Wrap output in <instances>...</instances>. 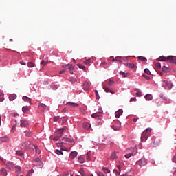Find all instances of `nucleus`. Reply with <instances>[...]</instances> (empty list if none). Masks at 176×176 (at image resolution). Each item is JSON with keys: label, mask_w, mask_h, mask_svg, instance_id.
<instances>
[{"label": "nucleus", "mask_w": 176, "mask_h": 176, "mask_svg": "<svg viewBox=\"0 0 176 176\" xmlns=\"http://www.w3.org/2000/svg\"><path fill=\"white\" fill-rule=\"evenodd\" d=\"M95 94H96V100H100V95L98 94V91L95 90Z\"/></svg>", "instance_id": "37998d69"}, {"label": "nucleus", "mask_w": 176, "mask_h": 176, "mask_svg": "<svg viewBox=\"0 0 176 176\" xmlns=\"http://www.w3.org/2000/svg\"><path fill=\"white\" fill-rule=\"evenodd\" d=\"M144 98H146V101H151L153 97L152 96L151 94H147L145 95Z\"/></svg>", "instance_id": "dca6fc26"}, {"label": "nucleus", "mask_w": 176, "mask_h": 176, "mask_svg": "<svg viewBox=\"0 0 176 176\" xmlns=\"http://www.w3.org/2000/svg\"><path fill=\"white\" fill-rule=\"evenodd\" d=\"M34 173V169H31L30 170L28 171V175H31V174Z\"/></svg>", "instance_id": "13d9d810"}, {"label": "nucleus", "mask_w": 176, "mask_h": 176, "mask_svg": "<svg viewBox=\"0 0 176 176\" xmlns=\"http://www.w3.org/2000/svg\"><path fill=\"white\" fill-rule=\"evenodd\" d=\"M21 170V168L19 166H15V171L16 173H20V171Z\"/></svg>", "instance_id": "79ce46f5"}, {"label": "nucleus", "mask_w": 176, "mask_h": 176, "mask_svg": "<svg viewBox=\"0 0 176 176\" xmlns=\"http://www.w3.org/2000/svg\"><path fill=\"white\" fill-rule=\"evenodd\" d=\"M34 149L36 151V153H38V155L39 153H41V151H39L38 146H34Z\"/></svg>", "instance_id": "5fc2aeb1"}, {"label": "nucleus", "mask_w": 176, "mask_h": 176, "mask_svg": "<svg viewBox=\"0 0 176 176\" xmlns=\"http://www.w3.org/2000/svg\"><path fill=\"white\" fill-rule=\"evenodd\" d=\"M34 144H31V142L25 141L22 144L21 148L25 151H34Z\"/></svg>", "instance_id": "f03ea898"}, {"label": "nucleus", "mask_w": 176, "mask_h": 176, "mask_svg": "<svg viewBox=\"0 0 176 176\" xmlns=\"http://www.w3.org/2000/svg\"><path fill=\"white\" fill-rule=\"evenodd\" d=\"M70 156L74 159V157H76L78 156V152L76 151H72L70 153Z\"/></svg>", "instance_id": "b1692460"}, {"label": "nucleus", "mask_w": 176, "mask_h": 176, "mask_svg": "<svg viewBox=\"0 0 176 176\" xmlns=\"http://www.w3.org/2000/svg\"><path fill=\"white\" fill-rule=\"evenodd\" d=\"M78 162L79 163H83L85 162V158H83L82 157H79Z\"/></svg>", "instance_id": "c03bdc74"}, {"label": "nucleus", "mask_w": 176, "mask_h": 176, "mask_svg": "<svg viewBox=\"0 0 176 176\" xmlns=\"http://www.w3.org/2000/svg\"><path fill=\"white\" fill-rule=\"evenodd\" d=\"M120 75H122V76H124V78H126V73H124V72H120Z\"/></svg>", "instance_id": "680f3d73"}, {"label": "nucleus", "mask_w": 176, "mask_h": 176, "mask_svg": "<svg viewBox=\"0 0 176 176\" xmlns=\"http://www.w3.org/2000/svg\"><path fill=\"white\" fill-rule=\"evenodd\" d=\"M17 98V95L16 94H13L9 96L10 101H13Z\"/></svg>", "instance_id": "4468645a"}, {"label": "nucleus", "mask_w": 176, "mask_h": 176, "mask_svg": "<svg viewBox=\"0 0 176 176\" xmlns=\"http://www.w3.org/2000/svg\"><path fill=\"white\" fill-rule=\"evenodd\" d=\"M160 145V139L155 138L153 143H151V146L153 148H156V146H159Z\"/></svg>", "instance_id": "0eeeda50"}, {"label": "nucleus", "mask_w": 176, "mask_h": 176, "mask_svg": "<svg viewBox=\"0 0 176 176\" xmlns=\"http://www.w3.org/2000/svg\"><path fill=\"white\" fill-rule=\"evenodd\" d=\"M117 158H118V155H116V153H112L111 156V160H115V159H117Z\"/></svg>", "instance_id": "cd10ccee"}, {"label": "nucleus", "mask_w": 176, "mask_h": 176, "mask_svg": "<svg viewBox=\"0 0 176 176\" xmlns=\"http://www.w3.org/2000/svg\"><path fill=\"white\" fill-rule=\"evenodd\" d=\"M123 115V110L119 109L115 113L116 118H120Z\"/></svg>", "instance_id": "9d476101"}, {"label": "nucleus", "mask_w": 176, "mask_h": 176, "mask_svg": "<svg viewBox=\"0 0 176 176\" xmlns=\"http://www.w3.org/2000/svg\"><path fill=\"white\" fill-rule=\"evenodd\" d=\"M90 156H91V151H89L87 153L86 157L87 162H90L91 160V157Z\"/></svg>", "instance_id": "a211bd4d"}, {"label": "nucleus", "mask_w": 176, "mask_h": 176, "mask_svg": "<svg viewBox=\"0 0 176 176\" xmlns=\"http://www.w3.org/2000/svg\"><path fill=\"white\" fill-rule=\"evenodd\" d=\"M138 59L141 60V61H146V58L144 56H138Z\"/></svg>", "instance_id": "09e8293b"}, {"label": "nucleus", "mask_w": 176, "mask_h": 176, "mask_svg": "<svg viewBox=\"0 0 176 176\" xmlns=\"http://www.w3.org/2000/svg\"><path fill=\"white\" fill-rule=\"evenodd\" d=\"M63 140H64V141L66 142V144H68V143H69V142H73V141H74V140L69 139V138H64Z\"/></svg>", "instance_id": "f704fd0d"}, {"label": "nucleus", "mask_w": 176, "mask_h": 176, "mask_svg": "<svg viewBox=\"0 0 176 176\" xmlns=\"http://www.w3.org/2000/svg\"><path fill=\"white\" fill-rule=\"evenodd\" d=\"M38 163H40V168H42V167H43V163H42V161H41V160L39 158H36L34 161V164H38Z\"/></svg>", "instance_id": "9b49d317"}, {"label": "nucleus", "mask_w": 176, "mask_h": 176, "mask_svg": "<svg viewBox=\"0 0 176 176\" xmlns=\"http://www.w3.org/2000/svg\"><path fill=\"white\" fill-rule=\"evenodd\" d=\"M50 86H51L52 90H57V89H58V85L52 84Z\"/></svg>", "instance_id": "58836bf2"}, {"label": "nucleus", "mask_w": 176, "mask_h": 176, "mask_svg": "<svg viewBox=\"0 0 176 176\" xmlns=\"http://www.w3.org/2000/svg\"><path fill=\"white\" fill-rule=\"evenodd\" d=\"M162 71L164 72H170V68H168V67H166L165 65H164L162 67Z\"/></svg>", "instance_id": "bb28decb"}, {"label": "nucleus", "mask_w": 176, "mask_h": 176, "mask_svg": "<svg viewBox=\"0 0 176 176\" xmlns=\"http://www.w3.org/2000/svg\"><path fill=\"white\" fill-rule=\"evenodd\" d=\"M34 66H35V63H34L32 62L28 63V67H29V68H32Z\"/></svg>", "instance_id": "e433bc0d"}, {"label": "nucleus", "mask_w": 176, "mask_h": 176, "mask_svg": "<svg viewBox=\"0 0 176 176\" xmlns=\"http://www.w3.org/2000/svg\"><path fill=\"white\" fill-rule=\"evenodd\" d=\"M16 155H17V156H24V152H23V151L19 150V151H16Z\"/></svg>", "instance_id": "5701e85b"}, {"label": "nucleus", "mask_w": 176, "mask_h": 176, "mask_svg": "<svg viewBox=\"0 0 176 176\" xmlns=\"http://www.w3.org/2000/svg\"><path fill=\"white\" fill-rule=\"evenodd\" d=\"M28 126H30V122L28 120H21V127H27Z\"/></svg>", "instance_id": "6e6552de"}, {"label": "nucleus", "mask_w": 176, "mask_h": 176, "mask_svg": "<svg viewBox=\"0 0 176 176\" xmlns=\"http://www.w3.org/2000/svg\"><path fill=\"white\" fill-rule=\"evenodd\" d=\"M63 134H64V128H62L58 130V135H60V137H63Z\"/></svg>", "instance_id": "4be33fe9"}, {"label": "nucleus", "mask_w": 176, "mask_h": 176, "mask_svg": "<svg viewBox=\"0 0 176 176\" xmlns=\"http://www.w3.org/2000/svg\"><path fill=\"white\" fill-rule=\"evenodd\" d=\"M126 67H128L129 68H131L132 69L133 68H135V65L134 63H126Z\"/></svg>", "instance_id": "a878e982"}, {"label": "nucleus", "mask_w": 176, "mask_h": 176, "mask_svg": "<svg viewBox=\"0 0 176 176\" xmlns=\"http://www.w3.org/2000/svg\"><path fill=\"white\" fill-rule=\"evenodd\" d=\"M98 176H104V173H102V172H99Z\"/></svg>", "instance_id": "338daca9"}, {"label": "nucleus", "mask_w": 176, "mask_h": 176, "mask_svg": "<svg viewBox=\"0 0 176 176\" xmlns=\"http://www.w3.org/2000/svg\"><path fill=\"white\" fill-rule=\"evenodd\" d=\"M82 127L86 129V130H89V129L91 127V124H89V122H87L82 124Z\"/></svg>", "instance_id": "f3484780"}, {"label": "nucleus", "mask_w": 176, "mask_h": 176, "mask_svg": "<svg viewBox=\"0 0 176 176\" xmlns=\"http://www.w3.org/2000/svg\"><path fill=\"white\" fill-rule=\"evenodd\" d=\"M60 138H61V135H58L54 137L53 140H54V141H58V140Z\"/></svg>", "instance_id": "a19ab883"}, {"label": "nucleus", "mask_w": 176, "mask_h": 176, "mask_svg": "<svg viewBox=\"0 0 176 176\" xmlns=\"http://www.w3.org/2000/svg\"><path fill=\"white\" fill-rule=\"evenodd\" d=\"M80 174H81V176H85V171H83V170H81L80 171Z\"/></svg>", "instance_id": "e2e57ef3"}, {"label": "nucleus", "mask_w": 176, "mask_h": 176, "mask_svg": "<svg viewBox=\"0 0 176 176\" xmlns=\"http://www.w3.org/2000/svg\"><path fill=\"white\" fill-rule=\"evenodd\" d=\"M38 108L40 109H42V108L43 109H47V106H46L45 104H41L38 105Z\"/></svg>", "instance_id": "c756f323"}, {"label": "nucleus", "mask_w": 176, "mask_h": 176, "mask_svg": "<svg viewBox=\"0 0 176 176\" xmlns=\"http://www.w3.org/2000/svg\"><path fill=\"white\" fill-rule=\"evenodd\" d=\"M71 82H73V83H76V82H77L76 78H72L71 80Z\"/></svg>", "instance_id": "69168bd1"}, {"label": "nucleus", "mask_w": 176, "mask_h": 176, "mask_svg": "<svg viewBox=\"0 0 176 176\" xmlns=\"http://www.w3.org/2000/svg\"><path fill=\"white\" fill-rule=\"evenodd\" d=\"M62 67L63 68H65V69H69L70 74H74V69L76 68V66H72V64H67Z\"/></svg>", "instance_id": "423d86ee"}, {"label": "nucleus", "mask_w": 176, "mask_h": 176, "mask_svg": "<svg viewBox=\"0 0 176 176\" xmlns=\"http://www.w3.org/2000/svg\"><path fill=\"white\" fill-rule=\"evenodd\" d=\"M0 174L3 176H6L8 175V171L5 168H2L0 170Z\"/></svg>", "instance_id": "6ab92c4d"}, {"label": "nucleus", "mask_w": 176, "mask_h": 176, "mask_svg": "<svg viewBox=\"0 0 176 176\" xmlns=\"http://www.w3.org/2000/svg\"><path fill=\"white\" fill-rule=\"evenodd\" d=\"M55 153H56V155H63V151L60 150H56Z\"/></svg>", "instance_id": "603ef678"}, {"label": "nucleus", "mask_w": 176, "mask_h": 176, "mask_svg": "<svg viewBox=\"0 0 176 176\" xmlns=\"http://www.w3.org/2000/svg\"><path fill=\"white\" fill-rule=\"evenodd\" d=\"M151 131H152V129L151 128H147L145 131H144L141 136L142 141H146L149 135H151Z\"/></svg>", "instance_id": "7ed1b4c3"}, {"label": "nucleus", "mask_w": 176, "mask_h": 176, "mask_svg": "<svg viewBox=\"0 0 176 176\" xmlns=\"http://www.w3.org/2000/svg\"><path fill=\"white\" fill-rule=\"evenodd\" d=\"M22 99L27 102H31V99L27 96H23Z\"/></svg>", "instance_id": "7c9ffc66"}, {"label": "nucleus", "mask_w": 176, "mask_h": 176, "mask_svg": "<svg viewBox=\"0 0 176 176\" xmlns=\"http://www.w3.org/2000/svg\"><path fill=\"white\" fill-rule=\"evenodd\" d=\"M157 60L158 61H167L169 60L171 64H176V56H160Z\"/></svg>", "instance_id": "f257e3e1"}, {"label": "nucleus", "mask_w": 176, "mask_h": 176, "mask_svg": "<svg viewBox=\"0 0 176 176\" xmlns=\"http://www.w3.org/2000/svg\"><path fill=\"white\" fill-rule=\"evenodd\" d=\"M112 129H113L116 131H118V130H120V123L118 122V126H117L113 125Z\"/></svg>", "instance_id": "72a5a7b5"}, {"label": "nucleus", "mask_w": 176, "mask_h": 176, "mask_svg": "<svg viewBox=\"0 0 176 176\" xmlns=\"http://www.w3.org/2000/svg\"><path fill=\"white\" fill-rule=\"evenodd\" d=\"M162 86L166 90H171L173 89V83L167 80L163 81Z\"/></svg>", "instance_id": "20e7f679"}, {"label": "nucleus", "mask_w": 176, "mask_h": 176, "mask_svg": "<svg viewBox=\"0 0 176 176\" xmlns=\"http://www.w3.org/2000/svg\"><path fill=\"white\" fill-rule=\"evenodd\" d=\"M144 72H145V74H146L147 75H151V71H149L148 68H146V69H144Z\"/></svg>", "instance_id": "49530a36"}, {"label": "nucleus", "mask_w": 176, "mask_h": 176, "mask_svg": "<svg viewBox=\"0 0 176 176\" xmlns=\"http://www.w3.org/2000/svg\"><path fill=\"white\" fill-rule=\"evenodd\" d=\"M90 86L89 85V82H84L83 83V90H85V91H87V90H89Z\"/></svg>", "instance_id": "f8f14e48"}, {"label": "nucleus", "mask_w": 176, "mask_h": 176, "mask_svg": "<svg viewBox=\"0 0 176 176\" xmlns=\"http://www.w3.org/2000/svg\"><path fill=\"white\" fill-rule=\"evenodd\" d=\"M99 113H102V108H99Z\"/></svg>", "instance_id": "774afa93"}, {"label": "nucleus", "mask_w": 176, "mask_h": 176, "mask_svg": "<svg viewBox=\"0 0 176 176\" xmlns=\"http://www.w3.org/2000/svg\"><path fill=\"white\" fill-rule=\"evenodd\" d=\"M103 89L106 93H111V94H115V91L111 89L109 87H107L105 85H103Z\"/></svg>", "instance_id": "1a4fd4ad"}, {"label": "nucleus", "mask_w": 176, "mask_h": 176, "mask_svg": "<svg viewBox=\"0 0 176 176\" xmlns=\"http://www.w3.org/2000/svg\"><path fill=\"white\" fill-rule=\"evenodd\" d=\"M43 85H44V86H46V85H49V81H43Z\"/></svg>", "instance_id": "0e129e2a"}, {"label": "nucleus", "mask_w": 176, "mask_h": 176, "mask_svg": "<svg viewBox=\"0 0 176 176\" xmlns=\"http://www.w3.org/2000/svg\"><path fill=\"white\" fill-rule=\"evenodd\" d=\"M0 141L1 142H8V141H9V138L5 136L4 138H0Z\"/></svg>", "instance_id": "393cba45"}, {"label": "nucleus", "mask_w": 176, "mask_h": 176, "mask_svg": "<svg viewBox=\"0 0 176 176\" xmlns=\"http://www.w3.org/2000/svg\"><path fill=\"white\" fill-rule=\"evenodd\" d=\"M121 58V56H117L115 58H113V56H111L109 58V60H111V61H120Z\"/></svg>", "instance_id": "2eb2a0df"}, {"label": "nucleus", "mask_w": 176, "mask_h": 176, "mask_svg": "<svg viewBox=\"0 0 176 176\" xmlns=\"http://www.w3.org/2000/svg\"><path fill=\"white\" fill-rule=\"evenodd\" d=\"M156 68H157V69H160V68H162V64H160V63H157L155 64Z\"/></svg>", "instance_id": "a18cd8bd"}, {"label": "nucleus", "mask_w": 176, "mask_h": 176, "mask_svg": "<svg viewBox=\"0 0 176 176\" xmlns=\"http://www.w3.org/2000/svg\"><path fill=\"white\" fill-rule=\"evenodd\" d=\"M133 101H134V102L137 101V98H131L130 99V102H133Z\"/></svg>", "instance_id": "bf43d9fd"}, {"label": "nucleus", "mask_w": 176, "mask_h": 176, "mask_svg": "<svg viewBox=\"0 0 176 176\" xmlns=\"http://www.w3.org/2000/svg\"><path fill=\"white\" fill-rule=\"evenodd\" d=\"M114 83H115V81H113V80H109L107 81V85L109 86H112Z\"/></svg>", "instance_id": "4c0bfd02"}, {"label": "nucleus", "mask_w": 176, "mask_h": 176, "mask_svg": "<svg viewBox=\"0 0 176 176\" xmlns=\"http://www.w3.org/2000/svg\"><path fill=\"white\" fill-rule=\"evenodd\" d=\"M32 133L31 131H25V137H32Z\"/></svg>", "instance_id": "aec40b11"}, {"label": "nucleus", "mask_w": 176, "mask_h": 176, "mask_svg": "<svg viewBox=\"0 0 176 176\" xmlns=\"http://www.w3.org/2000/svg\"><path fill=\"white\" fill-rule=\"evenodd\" d=\"M102 171H104L105 174H109V173H111V170L108 169V168H105V167L102 168Z\"/></svg>", "instance_id": "2f4dec72"}, {"label": "nucleus", "mask_w": 176, "mask_h": 176, "mask_svg": "<svg viewBox=\"0 0 176 176\" xmlns=\"http://www.w3.org/2000/svg\"><path fill=\"white\" fill-rule=\"evenodd\" d=\"M67 122V117H63L59 120L60 123H65Z\"/></svg>", "instance_id": "473e14b6"}, {"label": "nucleus", "mask_w": 176, "mask_h": 176, "mask_svg": "<svg viewBox=\"0 0 176 176\" xmlns=\"http://www.w3.org/2000/svg\"><path fill=\"white\" fill-rule=\"evenodd\" d=\"M131 156H133V154L131 153L125 155L126 159H130Z\"/></svg>", "instance_id": "3c124183"}, {"label": "nucleus", "mask_w": 176, "mask_h": 176, "mask_svg": "<svg viewBox=\"0 0 176 176\" xmlns=\"http://www.w3.org/2000/svg\"><path fill=\"white\" fill-rule=\"evenodd\" d=\"M91 116L94 118H95V119H102V116H98V113H94V114H92L91 115Z\"/></svg>", "instance_id": "412c9836"}, {"label": "nucleus", "mask_w": 176, "mask_h": 176, "mask_svg": "<svg viewBox=\"0 0 176 176\" xmlns=\"http://www.w3.org/2000/svg\"><path fill=\"white\" fill-rule=\"evenodd\" d=\"M47 63H49V61H47V60H41V65H46V64H47Z\"/></svg>", "instance_id": "de8ad7c7"}, {"label": "nucleus", "mask_w": 176, "mask_h": 176, "mask_svg": "<svg viewBox=\"0 0 176 176\" xmlns=\"http://www.w3.org/2000/svg\"><path fill=\"white\" fill-rule=\"evenodd\" d=\"M138 153L137 148H134L132 153H131L132 154V156H135V155H137V153Z\"/></svg>", "instance_id": "c9c22d12"}, {"label": "nucleus", "mask_w": 176, "mask_h": 176, "mask_svg": "<svg viewBox=\"0 0 176 176\" xmlns=\"http://www.w3.org/2000/svg\"><path fill=\"white\" fill-rule=\"evenodd\" d=\"M60 117L59 116H55L54 117V122H57V120H59Z\"/></svg>", "instance_id": "6e6d98bb"}, {"label": "nucleus", "mask_w": 176, "mask_h": 176, "mask_svg": "<svg viewBox=\"0 0 176 176\" xmlns=\"http://www.w3.org/2000/svg\"><path fill=\"white\" fill-rule=\"evenodd\" d=\"M142 76L144 78H145V79H146L147 80H149V79H151V77H149V76H146L145 74H143Z\"/></svg>", "instance_id": "4d7b16f0"}, {"label": "nucleus", "mask_w": 176, "mask_h": 176, "mask_svg": "<svg viewBox=\"0 0 176 176\" xmlns=\"http://www.w3.org/2000/svg\"><path fill=\"white\" fill-rule=\"evenodd\" d=\"M66 105H69V107H71V108H75L76 107H78V104L68 102Z\"/></svg>", "instance_id": "ddd939ff"}, {"label": "nucleus", "mask_w": 176, "mask_h": 176, "mask_svg": "<svg viewBox=\"0 0 176 176\" xmlns=\"http://www.w3.org/2000/svg\"><path fill=\"white\" fill-rule=\"evenodd\" d=\"M61 151H66V152H68V148H67V147H61Z\"/></svg>", "instance_id": "052dcab7"}, {"label": "nucleus", "mask_w": 176, "mask_h": 176, "mask_svg": "<svg viewBox=\"0 0 176 176\" xmlns=\"http://www.w3.org/2000/svg\"><path fill=\"white\" fill-rule=\"evenodd\" d=\"M135 91H137L136 93L137 97H141V96H142V92H141L140 89H135Z\"/></svg>", "instance_id": "c85d7f7f"}, {"label": "nucleus", "mask_w": 176, "mask_h": 176, "mask_svg": "<svg viewBox=\"0 0 176 176\" xmlns=\"http://www.w3.org/2000/svg\"><path fill=\"white\" fill-rule=\"evenodd\" d=\"M90 63H91V60H90V59H87L85 61H84V64H86V65H89V64H90Z\"/></svg>", "instance_id": "8fccbe9b"}, {"label": "nucleus", "mask_w": 176, "mask_h": 176, "mask_svg": "<svg viewBox=\"0 0 176 176\" xmlns=\"http://www.w3.org/2000/svg\"><path fill=\"white\" fill-rule=\"evenodd\" d=\"M22 111H23V112H28V107H23Z\"/></svg>", "instance_id": "864d4df0"}, {"label": "nucleus", "mask_w": 176, "mask_h": 176, "mask_svg": "<svg viewBox=\"0 0 176 176\" xmlns=\"http://www.w3.org/2000/svg\"><path fill=\"white\" fill-rule=\"evenodd\" d=\"M136 164L140 166V167H145L148 164L145 158H142L140 160L136 162Z\"/></svg>", "instance_id": "39448f33"}, {"label": "nucleus", "mask_w": 176, "mask_h": 176, "mask_svg": "<svg viewBox=\"0 0 176 176\" xmlns=\"http://www.w3.org/2000/svg\"><path fill=\"white\" fill-rule=\"evenodd\" d=\"M78 68H80V69H82L83 71H85L86 69V67H85V66L82 64H78Z\"/></svg>", "instance_id": "ea45409f"}]
</instances>
